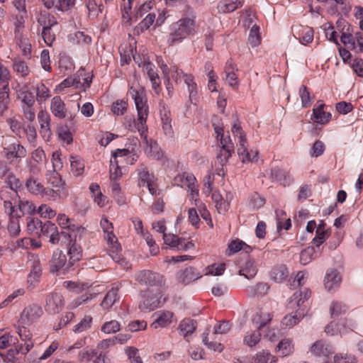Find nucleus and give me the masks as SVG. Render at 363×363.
Returning <instances> with one entry per match:
<instances>
[{
  "label": "nucleus",
  "mask_w": 363,
  "mask_h": 363,
  "mask_svg": "<svg viewBox=\"0 0 363 363\" xmlns=\"http://www.w3.org/2000/svg\"><path fill=\"white\" fill-rule=\"evenodd\" d=\"M14 38L16 44L21 50L23 55L30 59L31 57L32 46L29 39L25 35Z\"/></svg>",
  "instance_id": "32"
},
{
  "label": "nucleus",
  "mask_w": 363,
  "mask_h": 363,
  "mask_svg": "<svg viewBox=\"0 0 363 363\" xmlns=\"http://www.w3.org/2000/svg\"><path fill=\"white\" fill-rule=\"evenodd\" d=\"M38 121L40 124V133L45 140H49L51 135V117L45 110H40L38 113Z\"/></svg>",
  "instance_id": "14"
},
{
  "label": "nucleus",
  "mask_w": 363,
  "mask_h": 363,
  "mask_svg": "<svg viewBox=\"0 0 363 363\" xmlns=\"http://www.w3.org/2000/svg\"><path fill=\"white\" fill-rule=\"evenodd\" d=\"M118 287H113L107 292L101 302V306L104 308H110L115 303V302L118 300Z\"/></svg>",
  "instance_id": "43"
},
{
  "label": "nucleus",
  "mask_w": 363,
  "mask_h": 363,
  "mask_svg": "<svg viewBox=\"0 0 363 363\" xmlns=\"http://www.w3.org/2000/svg\"><path fill=\"white\" fill-rule=\"evenodd\" d=\"M248 42L252 47H257L261 43V36L259 33V27L257 25H254L250 31Z\"/></svg>",
  "instance_id": "60"
},
{
  "label": "nucleus",
  "mask_w": 363,
  "mask_h": 363,
  "mask_svg": "<svg viewBox=\"0 0 363 363\" xmlns=\"http://www.w3.org/2000/svg\"><path fill=\"white\" fill-rule=\"evenodd\" d=\"M70 40L74 43L82 46H89L91 43V38L86 35L84 32L77 31L70 35Z\"/></svg>",
  "instance_id": "50"
},
{
  "label": "nucleus",
  "mask_w": 363,
  "mask_h": 363,
  "mask_svg": "<svg viewBox=\"0 0 363 363\" xmlns=\"http://www.w3.org/2000/svg\"><path fill=\"white\" fill-rule=\"evenodd\" d=\"M108 253L111 259L123 267H128V262L121 255V247L119 243L108 247Z\"/></svg>",
  "instance_id": "26"
},
{
  "label": "nucleus",
  "mask_w": 363,
  "mask_h": 363,
  "mask_svg": "<svg viewBox=\"0 0 363 363\" xmlns=\"http://www.w3.org/2000/svg\"><path fill=\"white\" fill-rule=\"evenodd\" d=\"M50 111L56 118L60 119L67 118L72 123L74 122L76 115L67 113L65 104L60 96H56L51 99Z\"/></svg>",
  "instance_id": "9"
},
{
  "label": "nucleus",
  "mask_w": 363,
  "mask_h": 363,
  "mask_svg": "<svg viewBox=\"0 0 363 363\" xmlns=\"http://www.w3.org/2000/svg\"><path fill=\"white\" fill-rule=\"evenodd\" d=\"M289 272L285 265L275 266L271 271V278L276 282H281L286 279Z\"/></svg>",
  "instance_id": "38"
},
{
  "label": "nucleus",
  "mask_w": 363,
  "mask_h": 363,
  "mask_svg": "<svg viewBox=\"0 0 363 363\" xmlns=\"http://www.w3.org/2000/svg\"><path fill=\"white\" fill-rule=\"evenodd\" d=\"M143 67L147 71L149 79L152 82V89L157 90V89L160 86V82L158 74L154 69L153 64L149 62H144Z\"/></svg>",
  "instance_id": "37"
},
{
  "label": "nucleus",
  "mask_w": 363,
  "mask_h": 363,
  "mask_svg": "<svg viewBox=\"0 0 363 363\" xmlns=\"http://www.w3.org/2000/svg\"><path fill=\"white\" fill-rule=\"evenodd\" d=\"M43 236L49 238V241L54 245L57 244L60 239L57 227L50 221L42 223L38 238Z\"/></svg>",
  "instance_id": "15"
},
{
  "label": "nucleus",
  "mask_w": 363,
  "mask_h": 363,
  "mask_svg": "<svg viewBox=\"0 0 363 363\" xmlns=\"http://www.w3.org/2000/svg\"><path fill=\"white\" fill-rule=\"evenodd\" d=\"M232 133L237 137H238V154L243 163L252 162L257 160V151L250 150L247 149V143L246 136L243 133L242 128L240 125L234 124L232 128Z\"/></svg>",
  "instance_id": "3"
},
{
  "label": "nucleus",
  "mask_w": 363,
  "mask_h": 363,
  "mask_svg": "<svg viewBox=\"0 0 363 363\" xmlns=\"http://www.w3.org/2000/svg\"><path fill=\"white\" fill-rule=\"evenodd\" d=\"M86 6L88 9L89 18L92 20L96 19L104 9V6L98 4L96 0H86Z\"/></svg>",
  "instance_id": "36"
},
{
  "label": "nucleus",
  "mask_w": 363,
  "mask_h": 363,
  "mask_svg": "<svg viewBox=\"0 0 363 363\" xmlns=\"http://www.w3.org/2000/svg\"><path fill=\"white\" fill-rule=\"evenodd\" d=\"M91 323L92 318L90 315H86L74 327L73 330L75 333L86 331L91 328Z\"/></svg>",
  "instance_id": "63"
},
{
  "label": "nucleus",
  "mask_w": 363,
  "mask_h": 363,
  "mask_svg": "<svg viewBox=\"0 0 363 363\" xmlns=\"http://www.w3.org/2000/svg\"><path fill=\"white\" fill-rule=\"evenodd\" d=\"M11 74L7 67L0 65V114L2 116L7 111L10 103L9 82Z\"/></svg>",
  "instance_id": "4"
},
{
  "label": "nucleus",
  "mask_w": 363,
  "mask_h": 363,
  "mask_svg": "<svg viewBox=\"0 0 363 363\" xmlns=\"http://www.w3.org/2000/svg\"><path fill=\"white\" fill-rule=\"evenodd\" d=\"M9 186L5 187L0 191V197L1 199H4L6 197V194H9L8 189L11 190L12 193L16 196V189L20 186V182L15 177H9L6 181Z\"/></svg>",
  "instance_id": "42"
},
{
  "label": "nucleus",
  "mask_w": 363,
  "mask_h": 363,
  "mask_svg": "<svg viewBox=\"0 0 363 363\" xmlns=\"http://www.w3.org/2000/svg\"><path fill=\"white\" fill-rule=\"evenodd\" d=\"M17 333L21 340L24 342L23 346H21L20 351L22 354L28 353L33 347L32 340V334L30 331L24 326H18Z\"/></svg>",
  "instance_id": "19"
},
{
  "label": "nucleus",
  "mask_w": 363,
  "mask_h": 363,
  "mask_svg": "<svg viewBox=\"0 0 363 363\" xmlns=\"http://www.w3.org/2000/svg\"><path fill=\"white\" fill-rule=\"evenodd\" d=\"M42 196H46L48 199L56 201L57 199L65 198L67 196V192L59 188H45L40 194Z\"/></svg>",
  "instance_id": "35"
},
{
  "label": "nucleus",
  "mask_w": 363,
  "mask_h": 363,
  "mask_svg": "<svg viewBox=\"0 0 363 363\" xmlns=\"http://www.w3.org/2000/svg\"><path fill=\"white\" fill-rule=\"evenodd\" d=\"M128 94L134 100L137 110V119H134L133 123L130 122L128 128L131 132H135L137 130L140 136L145 139L147 132V119L149 115V106L145 90L139 85H133L130 87Z\"/></svg>",
  "instance_id": "1"
},
{
  "label": "nucleus",
  "mask_w": 363,
  "mask_h": 363,
  "mask_svg": "<svg viewBox=\"0 0 363 363\" xmlns=\"http://www.w3.org/2000/svg\"><path fill=\"white\" fill-rule=\"evenodd\" d=\"M36 100L39 104H42L50 98V91L43 82L38 84L35 86Z\"/></svg>",
  "instance_id": "41"
},
{
  "label": "nucleus",
  "mask_w": 363,
  "mask_h": 363,
  "mask_svg": "<svg viewBox=\"0 0 363 363\" xmlns=\"http://www.w3.org/2000/svg\"><path fill=\"white\" fill-rule=\"evenodd\" d=\"M37 22L38 26H42L43 29L52 28L57 25L56 18L46 11L40 13L37 18Z\"/></svg>",
  "instance_id": "29"
},
{
  "label": "nucleus",
  "mask_w": 363,
  "mask_h": 363,
  "mask_svg": "<svg viewBox=\"0 0 363 363\" xmlns=\"http://www.w3.org/2000/svg\"><path fill=\"white\" fill-rule=\"evenodd\" d=\"M21 216L16 213L15 216L9 218V222L7 226L8 231L11 236L16 237L21 232L19 219Z\"/></svg>",
  "instance_id": "48"
},
{
  "label": "nucleus",
  "mask_w": 363,
  "mask_h": 363,
  "mask_svg": "<svg viewBox=\"0 0 363 363\" xmlns=\"http://www.w3.org/2000/svg\"><path fill=\"white\" fill-rule=\"evenodd\" d=\"M210 330L209 328H207L206 331L202 334V342L203 343L208 347V349L213 350L214 351L217 352H222L223 350V346L222 344L213 342V341H209L208 340V335H209Z\"/></svg>",
  "instance_id": "57"
},
{
  "label": "nucleus",
  "mask_w": 363,
  "mask_h": 363,
  "mask_svg": "<svg viewBox=\"0 0 363 363\" xmlns=\"http://www.w3.org/2000/svg\"><path fill=\"white\" fill-rule=\"evenodd\" d=\"M195 21L191 18H184L178 21L172 27V32L169 34V43L174 45L181 42L188 35L194 33Z\"/></svg>",
  "instance_id": "2"
},
{
  "label": "nucleus",
  "mask_w": 363,
  "mask_h": 363,
  "mask_svg": "<svg viewBox=\"0 0 363 363\" xmlns=\"http://www.w3.org/2000/svg\"><path fill=\"white\" fill-rule=\"evenodd\" d=\"M201 277V275L196 272L194 267H188L177 273V279L183 284H189Z\"/></svg>",
  "instance_id": "25"
},
{
  "label": "nucleus",
  "mask_w": 363,
  "mask_h": 363,
  "mask_svg": "<svg viewBox=\"0 0 363 363\" xmlns=\"http://www.w3.org/2000/svg\"><path fill=\"white\" fill-rule=\"evenodd\" d=\"M276 350L278 352H280L282 356L285 357L293 353L294 345L290 339H284L279 342Z\"/></svg>",
  "instance_id": "49"
},
{
  "label": "nucleus",
  "mask_w": 363,
  "mask_h": 363,
  "mask_svg": "<svg viewBox=\"0 0 363 363\" xmlns=\"http://www.w3.org/2000/svg\"><path fill=\"white\" fill-rule=\"evenodd\" d=\"M71 170L75 176H79L83 174L84 164L83 160L77 156L70 157Z\"/></svg>",
  "instance_id": "52"
},
{
  "label": "nucleus",
  "mask_w": 363,
  "mask_h": 363,
  "mask_svg": "<svg viewBox=\"0 0 363 363\" xmlns=\"http://www.w3.org/2000/svg\"><path fill=\"white\" fill-rule=\"evenodd\" d=\"M21 106H35V96L34 94L28 89L21 91L19 94Z\"/></svg>",
  "instance_id": "61"
},
{
  "label": "nucleus",
  "mask_w": 363,
  "mask_h": 363,
  "mask_svg": "<svg viewBox=\"0 0 363 363\" xmlns=\"http://www.w3.org/2000/svg\"><path fill=\"white\" fill-rule=\"evenodd\" d=\"M67 253L69 256V259L67 269H69L70 267L74 265V262L81 259L82 256V247L76 242L70 243Z\"/></svg>",
  "instance_id": "30"
},
{
  "label": "nucleus",
  "mask_w": 363,
  "mask_h": 363,
  "mask_svg": "<svg viewBox=\"0 0 363 363\" xmlns=\"http://www.w3.org/2000/svg\"><path fill=\"white\" fill-rule=\"evenodd\" d=\"M135 279L140 285L147 286H161L163 283L161 274L149 270L140 271L135 274Z\"/></svg>",
  "instance_id": "8"
},
{
  "label": "nucleus",
  "mask_w": 363,
  "mask_h": 363,
  "mask_svg": "<svg viewBox=\"0 0 363 363\" xmlns=\"http://www.w3.org/2000/svg\"><path fill=\"white\" fill-rule=\"evenodd\" d=\"M45 177L48 183L50 184L53 188H59L65 190V184L62 182L60 174L55 171H48Z\"/></svg>",
  "instance_id": "45"
},
{
  "label": "nucleus",
  "mask_w": 363,
  "mask_h": 363,
  "mask_svg": "<svg viewBox=\"0 0 363 363\" xmlns=\"http://www.w3.org/2000/svg\"><path fill=\"white\" fill-rule=\"evenodd\" d=\"M196 328V322L192 319L186 318L182 320L178 327L180 333L186 337L192 334Z\"/></svg>",
  "instance_id": "33"
},
{
  "label": "nucleus",
  "mask_w": 363,
  "mask_h": 363,
  "mask_svg": "<svg viewBox=\"0 0 363 363\" xmlns=\"http://www.w3.org/2000/svg\"><path fill=\"white\" fill-rule=\"evenodd\" d=\"M42 223L41 220L38 218H29L27 221V230L28 233L38 237Z\"/></svg>",
  "instance_id": "58"
},
{
  "label": "nucleus",
  "mask_w": 363,
  "mask_h": 363,
  "mask_svg": "<svg viewBox=\"0 0 363 363\" xmlns=\"http://www.w3.org/2000/svg\"><path fill=\"white\" fill-rule=\"evenodd\" d=\"M154 321L151 323L150 327L154 329L160 328H167L173 322H176L174 318V313L169 311H160L153 314Z\"/></svg>",
  "instance_id": "13"
},
{
  "label": "nucleus",
  "mask_w": 363,
  "mask_h": 363,
  "mask_svg": "<svg viewBox=\"0 0 363 363\" xmlns=\"http://www.w3.org/2000/svg\"><path fill=\"white\" fill-rule=\"evenodd\" d=\"M27 18L28 16H15L13 18L14 38L25 35V23Z\"/></svg>",
  "instance_id": "46"
},
{
  "label": "nucleus",
  "mask_w": 363,
  "mask_h": 363,
  "mask_svg": "<svg viewBox=\"0 0 363 363\" xmlns=\"http://www.w3.org/2000/svg\"><path fill=\"white\" fill-rule=\"evenodd\" d=\"M311 352L316 356L327 357L333 353V347L323 340L315 342L311 348Z\"/></svg>",
  "instance_id": "23"
},
{
  "label": "nucleus",
  "mask_w": 363,
  "mask_h": 363,
  "mask_svg": "<svg viewBox=\"0 0 363 363\" xmlns=\"http://www.w3.org/2000/svg\"><path fill=\"white\" fill-rule=\"evenodd\" d=\"M277 361V357L269 351L262 350L255 354L252 363H276Z\"/></svg>",
  "instance_id": "47"
},
{
  "label": "nucleus",
  "mask_w": 363,
  "mask_h": 363,
  "mask_svg": "<svg viewBox=\"0 0 363 363\" xmlns=\"http://www.w3.org/2000/svg\"><path fill=\"white\" fill-rule=\"evenodd\" d=\"M257 272V267L255 264V262L252 259L246 261L244 266L239 270V274L244 276L247 279L253 278Z\"/></svg>",
  "instance_id": "40"
},
{
  "label": "nucleus",
  "mask_w": 363,
  "mask_h": 363,
  "mask_svg": "<svg viewBox=\"0 0 363 363\" xmlns=\"http://www.w3.org/2000/svg\"><path fill=\"white\" fill-rule=\"evenodd\" d=\"M121 329L120 323L115 320L108 321L101 326V331L106 334L115 333Z\"/></svg>",
  "instance_id": "64"
},
{
  "label": "nucleus",
  "mask_w": 363,
  "mask_h": 363,
  "mask_svg": "<svg viewBox=\"0 0 363 363\" xmlns=\"http://www.w3.org/2000/svg\"><path fill=\"white\" fill-rule=\"evenodd\" d=\"M318 257L314 247H308L301 251L300 254V262L305 265L309 263L312 259Z\"/></svg>",
  "instance_id": "54"
},
{
  "label": "nucleus",
  "mask_w": 363,
  "mask_h": 363,
  "mask_svg": "<svg viewBox=\"0 0 363 363\" xmlns=\"http://www.w3.org/2000/svg\"><path fill=\"white\" fill-rule=\"evenodd\" d=\"M129 154L128 149H117L113 155L110 161V179L118 180L122 177V171L118 165L119 162H123L122 159Z\"/></svg>",
  "instance_id": "7"
},
{
  "label": "nucleus",
  "mask_w": 363,
  "mask_h": 363,
  "mask_svg": "<svg viewBox=\"0 0 363 363\" xmlns=\"http://www.w3.org/2000/svg\"><path fill=\"white\" fill-rule=\"evenodd\" d=\"M238 71L235 65H234L231 60H228L225 66V72L226 74V81L229 86L236 89L239 85V81L235 72Z\"/></svg>",
  "instance_id": "22"
},
{
  "label": "nucleus",
  "mask_w": 363,
  "mask_h": 363,
  "mask_svg": "<svg viewBox=\"0 0 363 363\" xmlns=\"http://www.w3.org/2000/svg\"><path fill=\"white\" fill-rule=\"evenodd\" d=\"M156 18L155 13H149L145 18L135 28L134 31L138 34L144 32L150 28L154 23Z\"/></svg>",
  "instance_id": "44"
},
{
  "label": "nucleus",
  "mask_w": 363,
  "mask_h": 363,
  "mask_svg": "<svg viewBox=\"0 0 363 363\" xmlns=\"http://www.w3.org/2000/svg\"><path fill=\"white\" fill-rule=\"evenodd\" d=\"M311 295V291L308 289H303V290L296 291L291 297L289 304L294 303L297 307L301 308V305L308 299Z\"/></svg>",
  "instance_id": "34"
},
{
  "label": "nucleus",
  "mask_w": 363,
  "mask_h": 363,
  "mask_svg": "<svg viewBox=\"0 0 363 363\" xmlns=\"http://www.w3.org/2000/svg\"><path fill=\"white\" fill-rule=\"evenodd\" d=\"M317 104H318V106L313 109L312 120L321 125L329 123L332 118L331 113L324 111L325 104L323 103L318 101Z\"/></svg>",
  "instance_id": "20"
},
{
  "label": "nucleus",
  "mask_w": 363,
  "mask_h": 363,
  "mask_svg": "<svg viewBox=\"0 0 363 363\" xmlns=\"http://www.w3.org/2000/svg\"><path fill=\"white\" fill-rule=\"evenodd\" d=\"M183 81L186 84L189 92V100L191 103H196L197 96V85L194 82V77L191 74L183 75Z\"/></svg>",
  "instance_id": "31"
},
{
  "label": "nucleus",
  "mask_w": 363,
  "mask_h": 363,
  "mask_svg": "<svg viewBox=\"0 0 363 363\" xmlns=\"http://www.w3.org/2000/svg\"><path fill=\"white\" fill-rule=\"evenodd\" d=\"M12 67L14 72L21 75V77H26L30 74V68L28 66V64L19 59L15 58L13 60Z\"/></svg>",
  "instance_id": "39"
},
{
  "label": "nucleus",
  "mask_w": 363,
  "mask_h": 363,
  "mask_svg": "<svg viewBox=\"0 0 363 363\" xmlns=\"http://www.w3.org/2000/svg\"><path fill=\"white\" fill-rule=\"evenodd\" d=\"M325 287L328 291H331L339 286L341 277L337 270L330 269L325 277Z\"/></svg>",
  "instance_id": "24"
},
{
  "label": "nucleus",
  "mask_w": 363,
  "mask_h": 363,
  "mask_svg": "<svg viewBox=\"0 0 363 363\" xmlns=\"http://www.w3.org/2000/svg\"><path fill=\"white\" fill-rule=\"evenodd\" d=\"M27 189L33 194L40 195L44 191V186L36 179L33 178H29L26 183Z\"/></svg>",
  "instance_id": "56"
},
{
  "label": "nucleus",
  "mask_w": 363,
  "mask_h": 363,
  "mask_svg": "<svg viewBox=\"0 0 363 363\" xmlns=\"http://www.w3.org/2000/svg\"><path fill=\"white\" fill-rule=\"evenodd\" d=\"M196 179L191 173L182 172L178 174L173 179V184L182 188H185L191 193V199L197 196L199 191L196 185Z\"/></svg>",
  "instance_id": "6"
},
{
  "label": "nucleus",
  "mask_w": 363,
  "mask_h": 363,
  "mask_svg": "<svg viewBox=\"0 0 363 363\" xmlns=\"http://www.w3.org/2000/svg\"><path fill=\"white\" fill-rule=\"evenodd\" d=\"M272 318V315L266 311H260L254 318V321L258 325L257 330H260L267 323H269Z\"/></svg>",
  "instance_id": "53"
},
{
  "label": "nucleus",
  "mask_w": 363,
  "mask_h": 363,
  "mask_svg": "<svg viewBox=\"0 0 363 363\" xmlns=\"http://www.w3.org/2000/svg\"><path fill=\"white\" fill-rule=\"evenodd\" d=\"M304 310L298 308L294 313L285 315L282 319L281 324L289 328L294 327L304 317Z\"/></svg>",
  "instance_id": "28"
},
{
  "label": "nucleus",
  "mask_w": 363,
  "mask_h": 363,
  "mask_svg": "<svg viewBox=\"0 0 363 363\" xmlns=\"http://www.w3.org/2000/svg\"><path fill=\"white\" fill-rule=\"evenodd\" d=\"M62 296L57 292L50 294L46 298L45 310L50 314L58 313L64 306Z\"/></svg>",
  "instance_id": "12"
},
{
  "label": "nucleus",
  "mask_w": 363,
  "mask_h": 363,
  "mask_svg": "<svg viewBox=\"0 0 363 363\" xmlns=\"http://www.w3.org/2000/svg\"><path fill=\"white\" fill-rule=\"evenodd\" d=\"M348 309V307L344 303L338 301H334L331 303L330 312L331 317H337L344 314Z\"/></svg>",
  "instance_id": "55"
},
{
  "label": "nucleus",
  "mask_w": 363,
  "mask_h": 363,
  "mask_svg": "<svg viewBox=\"0 0 363 363\" xmlns=\"http://www.w3.org/2000/svg\"><path fill=\"white\" fill-rule=\"evenodd\" d=\"M68 262H67L66 255L61 250H56L54 252L52 259L50 261V268L52 272H57L60 269L65 268V271L68 270Z\"/></svg>",
  "instance_id": "17"
},
{
  "label": "nucleus",
  "mask_w": 363,
  "mask_h": 363,
  "mask_svg": "<svg viewBox=\"0 0 363 363\" xmlns=\"http://www.w3.org/2000/svg\"><path fill=\"white\" fill-rule=\"evenodd\" d=\"M271 176L273 179L279 181L284 186H289L294 182L293 177L289 172L279 168L272 169Z\"/></svg>",
  "instance_id": "27"
},
{
  "label": "nucleus",
  "mask_w": 363,
  "mask_h": 363,
  "mask_svg": "<svg viewBox=\"0 0 363 363\" xmlns=\"http://www.w3.org/2000/svg\"><path fill=\"white\" fill-rule=\"evenodd\" d=\"M261 338V333L259 330L252 331L250 333H247L245 337L243 342L247 346L252 347L255 346L259 341Z\"/></svg>",
  "instance_id": "62"
},
{
  "label": "nucleus",
  "mask_w": 363,
  "mask_h": 363,
  "mask_svg": "<svg viewBox=\"0 0 363 363\" xmlns=\"http://www.w3.org/2000/svg\"><path fill=\"white\" fill-rule=\"evenodd\" d=\"M43 314L41 306L31 304L26 307L21 313L20 322L24 325H30L39 319Z\"/></svg>",
  "instance_id": "10"
},
{
  "label": "nucleus",
  "mask_w": 363,
  "mask_h": 363,
  "mask_svg": "<svg viewBox=\"0 0 363 363\" xmlns=\"http://www.w3.org/2000/svg\"><path fill=\"white\" fill-rule=\"evenodd\" d=\"M243 4L244 0H220L216 9L219 13H228L241 8Z\"/></svg>",
  "instance_id": "21"
},
{
  "label": "nucleus",
  "mask_w": 363,
  "mask_h": 363,
  "mask_svg": "<svg viewBox=\"0 0 363 363\" xmlns=\"http://www.w3.org/2000/svg\"><path fill=\"white\" fill-rule=\"evenodd\" d=\"M161 120L162 123V130L164 133L168 138H172L174 135V131L172 126V119L168 116V114L165 112L163 114H161Z\"/></svg>",
  "instance_id": "59"
},
{
  "label": "nucleus",
  "mask_w": 363,
  "mask_h": 363,
  "mask_svg": "<svg viewBox=\"0 0 363 363\" xmlns=\"http://www.w3.org/2000/svg\"><path fill=\"white\" fill-rule=\"evenodd\" d=\"M162 291L159 289L146 291L145 299L140 303L139 308L145 312L154 311L165 302V298L162 301Z\"/></svg>",
  "instance_id": "5"
},
{
  "label": "nucleus",
  "mask_w": 363,
  "mask_h": 363,
  "mask_svg": "<svg viewBox=\"0 0 363 363\" xmlns=\"http://www.w3.org/2000/svg\"><path fill=\"white\" fill-rule=\"evenodd\" d=\"M4 156L7 160L21 159L27 153L26 148L20 143H12L4 148Z\"/></svg>",
  "instance_id": "18"
},
{
  "label": "nucleus",
  "mask_w": 363,
  "mask_h": 363,
  "mask_svg": "<svg viewBox=\"0 0 363 363\" xmlns=\"http://www.w3.org/2000/svg\"><path fill=\"white\" fill-rule=\"evenodd\" d=\"M22 132L26 135L28 142L33 146L37 145V131L35 128L30 124H28L23 127Z\"/></svg>",
  "instance_id": "51"
},
{
  "label": "nucleus",
  "mask_w": 363,
  "mask_h": 363,
  "mask_svg": "<svg viewBox=\"0 0 363 363\" xmlns=\"http://www.w3.org/2000/svg\"><path fill=\"white\" fill-rule=\"evenodd\" d=\"M30 262V272L28 275L27 283L29 288L33 289L40 282L42 275V266L38 257L32 255Z\"/></svg>",
  "instance_id": "11"
},
{
  "label": "nucleus",
  "mask_w": 363,
  "mask_h": 363,
  "mask_svg": "<svg viewBox=\"0 0 363 363\" xmlns=\"http://www.w3.org/2000/svg\"><path fill=\"white\" fill-rule=\"evenodd\" d=\"M221 148L220 149L216 158L219 164L223 166L231 157L232 153L234 152V145L231 142L230 137L228 139L221 140Z\"/></svg>",
  "instance_id": "16"
}]
</instances>
